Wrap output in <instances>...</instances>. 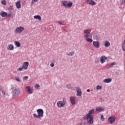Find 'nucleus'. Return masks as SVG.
I'll use <instances>...</instances> for the list:
<instances>
[{
  "label": "nucleus",
  "instance_id": "nucleus-1",
  "mask_svg": "<svg viewBox=\"0 0 125 125\" xmlns=\"http://www.w3.org/2000/svg\"><path fill=\"white\" fill-rule=\"evenodd\" d=\"M37 112L38 115H37L36 113L33 114V117L34 118L41 119V118H42V117H43V110L42 109H37Z\"/></svg>",
  "mask_w": 125,
  "mask_h": 125
},
{
  "label": "nucleus",
  "instance_id": "nucleus-2",
  "mask_svg": "<svg viewBox=\"0 0 125 125\" xmlns=\"http://www.w3.org/2000/svg\"><path fill=\"white\" fill-rule=\"evenodd\" d=\"M94 117L92 115L87 114L84 117V118L85 119L88 125H92L93 124V119Z\"/></svg>",
  "mask_w": 125,
  "mask_h": 125
},
{
  "label": "nucleus",
  "instance_id": "nucleus-3",
  "mask_svg": "<svg viewBox=\"0 0 125 125\" xmlns=\"http://www.w3.org/2000/svg\"><path fill=\"white\" fill-rule=\"evenodd\" d=\"M58 108H62V107H64L66 105V99L63 98V101H58L57 103Z\"/></svg>",
  "mask_w": 125,
  "mask_h": 125
},
{
  "label": "nucleus",
  "instance_id": "nucleus-4",
  "mask_svg": "<svg viewBox=\"0 0 125 125\" xmlns=\"http://www.w3.org/2000/svg\"><path fill=\"white\" fill-rule=\"evenodd\" d=\"M62 6H64L66 8L72 7V5H73V3L69 2L68 1H62Z\"/></svg>",
  "mask_w": 125,
  "mask_h": 125
},
{
  "label": "nucleus",
  "instance_id": "nucleus-5",
  "mask_svg": "<svg viewBox=\"0 0 125 125\" xmlns=\"http://www.w3.org/2000/svg\"><path fill=\"white\" fill-rule=\"evenodd\" d=\"M12 94L14 97H17L18 95L20 94V91H19V89L17 88H13Z\"/></svg>",
  "mask_w": 125,
  "mask_h": 125
},
{
  "label": "nucleus",
  "instance_id": "nucleus-6",
  "mask_svg": "<svg viewBox=\"0 0 125 125\" xmlns=\"http://www.w3.org/2000/svg\"><path fill=\"white\" fill-rule=\"evenodd\" d=\"M25 90L29 94H32L34 93V89L33 87L27 86L25 87Z\"/></svg>",
  "mask_w": 125,
  "mask_h": 125
},
{
  "label": "nucleus",
  "instance_id": "nucleus-7",
  "mask_svg": "<svg viewBox=\"0 0 125 125\" xmlns=\"http://www.w3.org/2000/svg\"><path fill=\"white\" fill-rule=\"evenodd\" d=\"M23 31H24V27L19 26L17 27L15 30V33H16V34H21Z\"/></svg>",
  "mask_w": 125,
  "mask_h": 125
},
{
  "label": "nucleus",
  "instance_id": "nucleus-8",
  "mask_svg": "<svg viewBox=\"0 0 125 125\" xmlns=\"http://www.w3.org/2000/svg\"><path fill=\"white\" fill-rule=\"evenodd\" d=\"M91 32V31L89 29L84 30V34H85V35H84V38H85V39H87L88 38H89L90 37Z\"/></svg>",
  "mask_w": 125,
  "mask_h": 125
},
{
  "label": "nucleus",
  "instance_id": "nucleus-9",
  "mask_svg": "<svg viewBox=\"0 0 125 125\" xmlns=\"http://www.w3.org/2000/svg\"><path fill=\"white\" fill-rule=\"evenodd\" d=\"M115 121H116V118H115V116H112L108 117V123L110 124V125L114 124Z\"/></svg>",
  "mask_w": 125,
  "mask_h": 125
},
{
  "label": "nucleus",
  "instance_id": "nucleus-10",
  "mask_svg": "<svg viewBox=\"0 0 125 125\" xmlns=\"http://www.w3.org/2000/svg\"><path fill=\"white\" fill-rule=\"evenodd\" d=\"M28 67H29V62H24L22 63V68L24 69V70H27L28 69Z\"/></svg>",
  "mask_w": 125,
  "mask_h": 125
},
{
  "label": "nucleus",
  "instance_id": "nucleus-11",
  "mask_svg": "<svg viewBox=\"0 0 125 125\" xmlns=\"http://www.w3.org/2000/svg\"><path fill=\"white\" fill-rule=\"evenodd\" d=\"M93 45L96 48H99L100 47V43L98 41H94Z\"/></svg>",
  "mask_w": 125,
  "mask_h": 125
},
{
  "label": "nucleus",
  "instance_id": "nucleus-12",
  "mask_svg": "<svg viewBox=\"0 0 125 125\" xmlns=\"http://www.w3.org/2000/svg\"><path fill=\"white\" fill-rule=\"evenodd\" d=\"M76 91L77 92V96H82V90L80 88V87H76Z\"/></svg>",
  "mask_w": 125,
  "mask_h": 125
},
{
  "label": "nucleus",
  "instance_id": "nucleus-13",
  "mask_svg": "<svg viewBox=\"0 0 125 125\" xmlns=\"http://www.w3.org/2000/svg\"><path fill=\"white\" fill-rule=\"evenodd\" d=\"M70 101L72 105H75V104H76V97H71L70 98Z\"/></svg>",
  "mask_w": 125,
  "mask_h": 125
},
{
  "label": "nucleus",
  "instance_id": "nucleus-14",
  "mask_svg": "<svg viewBox=\"0 0 125 125\" xmlns=\"http://www.w3.org/2000/svg\"><path fill=\"white\" fill-rule=\"evenodd\" d=\"M103 111H105V108L103 107L98 106L96 108V112H102Z\"/></svg>",
  "mask_w": 125,
  "mask_h": 125
},
{
  "label": "nucleus",
  "instance_id": "nucleus-15",
  "mask_svg": "<svg viewBox=\"0 0 125 125\" xmlns=\"http://www.w3.org/2000/svg\"><path fill=\"white\" fill-rule=\"evenodd\" d=\"M87 3H88L90 5H95L96 3H95V2L93 1V0H86Z\"/></svg>",
  "mask_w": 125,
  "mask_h": 125
},
{
  "label": "nucleus",
  "instance_id": "nucleus-16",
  "mask_svg": "<svg viewBox=\"0 0 125 125\" xmlns=\"http://www.w3.org/2000/svg\"><path fill=\"white\" fill-rule=\"evenodd\" d=\"M16 5L17 8L20 9L21 7V0H18L16 2Z\"/></svg>",
  "mask_w": 125,
  "mask_h": 125
},
{
  "label": "nucleus",
  "instance_id": "nucleus-17",
  "mask_svg": "<svg viewBox=\"0 0 125 125\" xmlns=\"http://www.w3.org/2000/svg\"><path fill=\"white\" fill-rule=\"evenodd\" d=\"M106 59H107V57L105 56L101 57L100 60H101V63L103 64V63H104L105 61H106Z\"/></svg>",
  "mask_w": 125,
  "mask_h": 125
},
{
  "label": "nucleus",
  "instance_id": "nucleus-18",
  "mask_svg": "<svg viewBox=\"0 0 125 125\" xmlns=\"http://www.w3.org/2000/svg\"><path fill=\"white\" fill-rule=\"evenodd\" d=\"M103 82L104 83H110L112 82V79L111 78L105 79L104 80Z\"/></svg>",
  "mask_w": 125,
  "mask_h": 125
},
{
  "label": "nucleus",
  "instance_id": "nucleus-19",
  "mask_svg": "<svg viewBox=\"0 0 125 125\" xmlns=\"http://www.w3.org/2000/svg\"><path fill=\"white\" fill-rule=\"evenodd\" d=\"M8 50H13L14 49V46L12 44L8 45Z\"/></svg>",
  "mask_w": 125,
  "mask_h": 125
},
{
  "label": "nucleus",
  "instance_id": "nucleus-20",
  "mask_svg": "<svg viewBox=\"0 0 125 125\" xmlns=\"http://www.w3.org/2000/svg\"><path fill=\"white\" fill-rule=\"evenodd\" d=\"M14 44L17 47H20V46H21V43L19 41H15Z\"/></svg>",
  "mask_w": 125,
  "mask_h": 125
},
{
  "label": "nucleus",
  "instance_id": "nucleus-21",
  "mask_svg": "<svg viewBox=\"0 0 125 125\" xmlns=\"http://www.w3.org/2000/svg\"><path fill=\"white\" fill-rule=\"evenodd\" d=\"M94 113H95V110H94V109H93L89 111L88 114H87V115H90L91 116V115H93Z\"/></svg>",
  "mask_w": 125,
  "mask_h": 125
},
{
  "label": "nucleus",
  "instance_id": "nucleus-22",
  "mask_svg": "<svg viewBox=\"0 0 125 125\" xmlns=\"http://www.w3.org/2000/svg\"><path fill=\"white\" fill-rule=\"evenodd\" d=\"M0 15L1 16H7V13L4 11H1L0 13Z\"/></svg>",
  "mask_w": 125,
  "mask_h": 125
},
{
  "label": "nucleus",
  "instance_id": "nucleus-23",
  "mask_svg": "<svg viewBox=\"0 0 125 125\" xmlns=\"http://www.w3.org/2000/svg\"><path fill=\"white\" fill-rule=\"evenodd\" d=\"M0 90L1 91L3 95L5 97V92L3 91V87L1 86H0Z\"/></svg>",
  "mask_w": 125,
  "mask_h": 125
},
{
  "label": "nucleus",
  "instance_id": "nucleus-24",
  "mask_svg": "<svg viewBox=\"0 0 125 125\" xmlns=\"http://www.w3.org/2000/svg\"><path fill=\"white\" fill-rule=\"evenodd\" d=\"M104 46L105 47H109V46H110V42L108 41L104 42Z\"/></svg>",
  "mask_w": 125,
  "mask_h": 125
},
{
  "label": "nucleus",
  "instance_id": "nucleus-25",
  "mask_svg": "<svg viewBox=\"0 0 125 125\" xmlns=\"http://www.w3.org/2000/svg\"><path fill=\"white\" fill-rule=\"evenodd\" d=\"M122 49L123 51H125V40L124 41L123 44L122 45Z\"/></svg>",
  "mask_w": 125,
  "mask_h": 125
},
{
  "label": "nucleus",
  "instance_id": "nucleus-26",
  "mask_svg": "<svg viewBox=\"0 0 125 125\" xmlns=\"http://www.w3.org/2000/svg\"><path fill=\"white\" fill-rule=\"evenodd\" d=\"M1 2L3 5H6V0H2Z\"/></svg>",
  "mask_w": 125,
  "mask_h": 125
},
{
  "label": "nucleus",
  "instance_id": "nucleus-27",
  "mask_svg": "<svg viewBox=\"0 0 125 125\" xmlns=\"http://www.w3.org/2000/svg\"><path fill=\"white\" fill-rule=\"evenodd\" d=\"M86 41L88 42H93V40H92V39H89L88 38H86Z\"/></svg>",
  "mask_w": 125,
  "mask_h": 125
},
{
  "label": "nucleus",
  "instance_id": "nucleus-28",
  "mask_svg": "<svg viewBox=\"0 0 125 125\" xmlns=\"http://www.w3.org/2000/svg\"><path fill=\"white\" fill-rule=\"evenodd\" d=\"M34 18L35 19H38L39 20H42V17H41V16H34Z\"/></svg>",
  "mask_w": 125,
  "mask_h": 125
},
{
  "label": "nucleus",
  "instance_id": "nucleus-29",
  "mask_svg": "<svg viewBox=\"0 0 125 125\" xmlns=\"http://www.w3.org/2000/svg\"><path fill=\"white\" fill-rule=\"evenodd\" d=\"M96 89H97V90H99L100 89H102V87L100 85H97Z\"/></svg>",
  "mask_w": 125,
  "mask_h": 125
},
{
  "label": "nucleus",
  "instance_id": "nucleus-30",
  "mask_svg": "<svg viewBox=\"0 0 125 125\" xmlns=\"http://www.w3.org/2000/svg\"><path fill=\"white\" fill-rule=\"evenodd\" d=\"M15 80L17 82H19V83H21V79L19 77H15Z\"/></svg>",
  "mask_w": 125,
  "mask_h": 125
},
{
  "label": "nucleus",
  "instance_id": "nucleus-31",
  "mask_svg": "<svg viewBox=\"0 0 125 125\" xmlns=\"http://www.w3.org/2000/svg\"><path fill=\"white\" fill-rule=\"evenodd\" d=\"M38 0H32L31 4H35V3L37 2V1H38Z\"/></svg>",
  "mask_w": 125,
  "mask_h": 125
},
{
  "label": "nucleus",
  "instance_id": "nucleus-32",
  "mask_svg": "<svg viewBox=\"0 0 125 125\" xmlns=\"http://www.w3.org/2000/svg\"><path fill=\"white\" fill-rule=\"evenodd\" d=\"M23 67H20V68H18L17 69V71L18 72H20L21 71H23Z\"/></svg>",
  "mask_w": 125,
  "mask_h": 125
},
{
  "label": "nucleus",
  "instance_id": "nucleus-33",
  "mask_svg": "<svg viewBox=\"0 0 125 125\" xmlns=\"http://www.w3.org/2000/svg\"><path fill=\"white\" fill-rule=\"evenodd\" d=\"M101 120L102 122H104V121H105V118H104V116H103V115H101Z\"/></svg>",
  "mask_w": 125,
  "mask_h": 125
},
{
  "label": "nucleus",
  "instance_id": "nucleus-34",
  "mask_svg": "<svg viewBox=\"0 0 125 125\" xmlns=\"http://www.w3.org/2000/svg\"><path fill=\"white\" fill-rule=\"evenodd\" d=\"M58 23L59 24H60V25H62V26L66 25V23H63V22H62L61 21H58Z\"/></svg>",
  "mask_w": 125,
  "mask_h": 125
},
{
  "label": "nucleus",
  "instance_id": "nucleus-35",
  "mask_svg": "<svg viewBox=\"0 0 125 125\" xmlns=\"http://www.w3.org/2000/svg\"><path fill=\"white\" fill-rule=\"evenodd\" d=\"M67 88H72V85L68 84L66 85Z\"/></svg>",
  "mask_w": 125,
  "mask_h": 125
},
{
  "label": "nucleus",
  "instance_id": "nucleus-36",
  "mask_svg": "<svg viewBox=\"0 0 125 125\" xmlns=\"http://www.w3.org/2000/svg\"><path fill=\"white\" fill-rule=\"evenodd\" d=\"M68 55L69 56H73V55H74V52H70L69 54H68Z\"/></svg>",
  "mask_w": 125,
  "mask_h": 125
},
{
  "label": "nucleus",
  "instance_id": "nucleus-37",
  "mask_svg": "<svg viewBox=\"0 0 125 125\" xmlns=\"http://www.w3.org/2000/svg\"><path fill=\"white\" fill-rule=\"evenodd\" d=\"M23 80H27L29 79V77L28 76H24L23 78Z\"/></svg>",
  "mask_w": 125,
  "mask_h": 125
},
{
  "label": "nucleus",
  "instance_id": "nucleus-38",
  "mask_svg": "<svg viewBox=\"0 0 125 125\" xmlns=\"http://www.w3.org/2000/svg\"><path fill=\"white\" fill-rule=\"evenodd\" d=\"M120 4H124V0H120Z\"/></svg>",
  "mask_w": 125,
  "mask_h": 125
},
{
  "label": "nucleus",
  "instance_id": "nucleus-39",
  "mask_svg": "<svg viewBox=\"0 0 125 125\" xmlns=\"http://www.w3.org/2000/svg\"><path fill=\"white\" fill-rule=\"evenodd\" d=\"M42 30L43 32H45V31L46 30V27H42Z\"/></svg>",
  "mask_w": 125,
  "mask_h": 125
},
{
  "label": "nucleus",
  "instance_id": "nucleus-40",
  "mask_svg": "<svg viewBox=\"0 0 125 125\" xmlns=\"http://www.w3.org/2000/svg\"><path fill=\"white\" fill-rule=\"evenodd\" d=\"M35 86H36V87H37V88H40V87H41V86H40V85H39V84H36V85H35Z\"/></svg>",
  "mask_w": 125,
  "mask_h": 125
},
{
  "label": "nucleus",
  "instance_id": "nucleus-41",
  "mask_svg": "<svg viewBox=\"0 0 125 125\" xmlns=\"http://www.w3.org/2000/svg\"><path fill=\"white\" fill-rule=\"evenodd\" d=\"M115 64H116V62H115L111 63V67H113V66H114V65H115Z\"/></svg>",
  "mask_w": 125,
  "mask_h": 125
},
{
  "label": "nucleus",
  "instance_id": "nucleus-42",
  "mask_svg": "<svg viewBox=\"0 0 125 125\" xmlns=\"http://www.w3.org/2000/svg\"><path fill=\"white\" fill-rule=\"evenodd\" d=\"M50 66L51 67H54V63L53 62L51 63Z\"/></svg>",
  "mask_w": 125,
  "mask_h": 125
},
{
  "label": "nucleus",
  "instance_id": "nucleus-43",
  "mask_svg": "<svg viewBox=\"0 0 125 125\" xmlns=\"http://www.w3.org/2000/svg\"><path fill=\"white\" fill-rule=\"evenodd\" d=\"M77 125H84V124H83V123H79Z\"/></svg>",
  "mask_w": 125,
  "mask_h": 125
},
{
  "label": "nucleus",
  "instance_id": "nucleus-44",
  "mask_svg": "<svg viewBox=\"0 0 125 125\" xmlns=\"http://www.w3.org/2000/svg\"><path fill=\"white\" fill-rule=\"evenodd\" d=\"M89 91H90V90H89V89L87 90V92H89Z\"/></svg>",
  "mask_w": 125,
  "mask_h": 125
},
{
  "label": "nucleus",
  "instance_id": "nucleus-45",
  "mask_svg": "<svg viewBox=\"0 0 125 125\" xmlns=\"http://www.w3.org/2000/svg\"><path fill=\"white\" fill-rule=\"evenodd\" d=\"M36 16H40L39 15H36Z\"/></svg>",
  "mask_w": 125,
  "mask_h": 125
},
{
  "label": "nucleus",
  "instance_id": "nucleus-46",
  "mask_svg": "<svg viewBox=\"0 0 125 125\" xmlns=\"http://www.w3.org/2000/svg\"><path fill=\"white\" fill-rule=\"evenodd\" d=\"M3 17H4V16H3Z\"/></svg>",
  "mask_w": 125,
  "mask_h": 125
}]
</instances>
